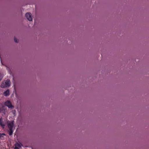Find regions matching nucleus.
Instances as JSON below:
<instances>
[{"instance_id":"6e6552de","label":"nucleus","mask_w":149,"mask_h":149,"mask_svg":"<svg viewBox=\"0 0 149 149\" xmlns=\"http://www.w3.org/2000/svg\"><path fill=\"white\" fill-rule=\"evenodd\" d=\"M14 41L16 43H18L19 42V40L15 37H14Z\"/></svg>"},{"instance_id":"423d86ee","label":"nucleus","mask_w":149,"mask_h":149,"mask_svg":"<svg viewBox=\"0 0 149 149\" xmlns=\"http://www.w3.org/2000/svg\"><path fill=\"white\" fill-rule=\"evenodd\" d=\"M3 94L6 96H8L10 94L9 90L7 89L3 92Z\"/></svg>"},{"instance_id":"f257e3e1","label":"nucleus","mask_w":149,"mask_h":149,"mask_svg":"<svg viewBox=\"0 0 149 149\" xmlns=\"http://www.w3.org/2000/svg\"><path fill=\"white\" fill-rule=\"evenodd\" d=\"M14 121H8L7 122V124L9 129V134L10 135H11L13 133V127L14 126Z\"/></svg>"},{"instance_id":"9d476101","label":"nucleus","mask_w":149,"mask_h":149,"mask_svg":"<svg viewBox=\"0 0 149 149\" xmlns=\"http://www.w3.org/2000/svg\"><path fill=\"white\" fill-rule=\"evenodd\" d=\"M12 112L13 114H15L16 113V111L15 110H13L12 111Z\"/></svg>"},{"instance_id":"0eeeda50","label":"nucleus","mask_w":149,"mask_h":149,"mask_svg":"<svg viewBox=\"0 0 149 149\" xmlns=\"http://www.w3.org/2000/svg\"><path fill=\"white\" fill-rule=\"evenodd\" d=\"M0 125L3 128L4 127L5 124H4L1 118L0 119Z\"/></svg>"},{"instance_id":"f03ea898","label":"nucleus","mask_w":149,"mask_h":149,"mask_svg":"<svg viewBox=\"0 0 149 149\" xmlns=\"http://www.w3.org/2000/svg\"><path fill=\"white\" fill-rule=\"evenodd\" d=\"M11 83L10 80L8 79L3 81L1 85L2 88H6L9 87Z\"/></svg>"},{"instance_id":"39448f33","label":"nucleus","mask_w":149,"mask_h":149,"mask_svg":"<svg viewBox=\"0 0 149 149\" xmlns=\"http://www.w3.org/2000/svg\"><path fill=\"white\" fill-rule=\"evenodd\" d=\"M15 147H17L18 148H21V147L23 146L22 144L21 143H18L17 142L14 145Z\"/></svg>"},{"instance_id":"9b49d317","label":"nucleus","mask_w":149,"mask_h":149,"mask_svg":"<svg viewBox=\"0 0 149 149\" xmlns=\"http://www.w3.org/2000/svg\"><path fill=\"white\" fill-rule=\"evenodd\" d=\"M14 149H19V148H18L17 147H15Z\"/></svg>"},{"instance_id":"20e7f679","label":"nucleus","mask_w":149,"mask_h":149,"mask_svg":"<svg viewBox=\"0 0 149 149\" xmlns=\"http://www.w3.org/2000/svg\"><path fill=\"white\" fill-rule=\"evenodd\" d=\"M6 106H7L9 108H13L14 107L11 104V103L9 101H7L5 103Z\"/></svg>"},{"instance_id":"7ed1b4c3","label":"nucleus","mask_w":149,"mask_h":149,"mask_svg":"<svg viewBox=\"0 0 149 149\" xmlns=\"http://www.w3.org/2000/svg\"><path fill=\"white\" fill-rule=\"evenodd\" d=\"M25 17L29 21H32L33 20V17L31 14L30 13H26Z\"/></svg>"},{"instance_id":"1a4fd4ad","label":"nucleus","mask_w":149,"mask_h":149,"mask_svg":"<svg viewBox=\"0 0 149 149\" xmlns=\"http://www.w3.org/2000/svg\"><path fill=\"white\" fill-rule=\"evenodd\" d=\"M5 134L4 133L0 134V138L2 137L4 135H5Z\"/></svg>"}]
</instances>
